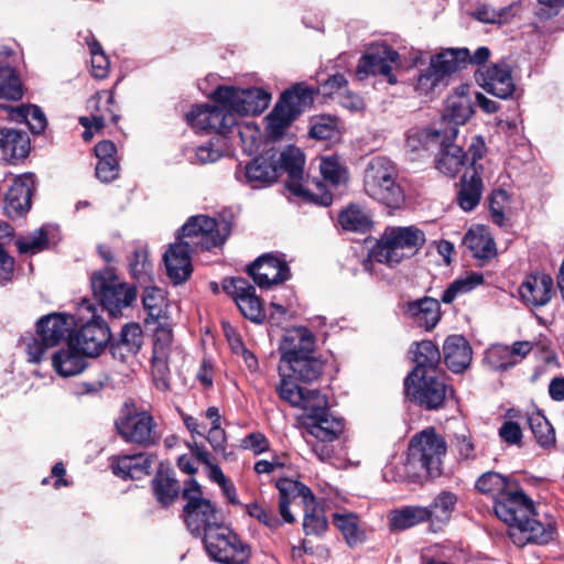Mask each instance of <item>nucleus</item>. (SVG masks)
Wrapping results in <instances>:
<instances>
[{
	"mask_svg": "<svg viewBox=\"0 0 564 564\" xmlns=\"http://www.w3.org/2000/svg\"><path fill=\"white\" fill-rule=\"evenodd\" d=\"M275 390L284 402L303 410V425L312 437L322 443H333L339 438L344 421L328 412L327 398L318 390L306 389L285 379Z\"/></svg>",
	"mask_w": 564,
	"mask_h": 564,
	"instance_id": "obj_1",
	"label": "nucleus"
},
{
	"mask_svg": "<svg viewBox=\"0 0 564 564\" xmlns=\"http://www.w3.org/2000/svg\"><path fill=\"white\" fill-rule=\"evenodd\" d=\"M447 452L444 437L433 427L415 434L408 448L405 462L383 469L387 481L416 482L423 475L440 476Z\"/></svg>",
	"mask_w": 564,
	"mask_h": 564,
	"instance_id": "obj_2",
	"label": "nucleus"
},
{
	"mask_svg": "<svg viewBox=\"0 0 564 564\" xmlns=\"http://www.w3.org/2000/svg\"><path fill=\"white\" fill-rule=\"evenodd\" d=\"M532 501L527 497L509 498L498 503L497 517L509 527V535L514 544H545L553 539L554 528L534 518Z\"/></svg>",
	"mask_w": 564,
	"mask_h": 564,
	"instance_id": "obj_3",
	"label": "nucleus"
},
{
	"mask_svg": "<svg viewBox=\"0 0 564 564\" xmlns=\"http://www.w3.org/2000/svg\"><path fill=\"white\" fill-rule=\"evenodd\" d=\"M395 164L384 156L372 158L364 173V191L372 199L389 208L398 209L405 202V195L398 183Z\"/></svg>",
	"mask_w": 564,
	"mask_h": 564,
	"instance_id": "obj_4",
	"label": "nucleus"
},
{
	"mask_svg": "<svg viewBox=\"0 0 564 564\" xmlns=\"http://www.w3.org/2000/svg\"><path fill=\"white\" fill-rule=\"evenodd\" d=\"M74 325L79 326L76 335L69 336V346L87 357L98 356L110 340L109 327L97 314L96 306L89 300H83L76 310Z\"/></svg>",
	"mask_w": 564,
	"mask_h": 564,
	"instance_id": "obj_5",
	"label": "nucleus"
},
{
	"mask_svg": "<svg viewBox=\"0 0 564 564\" xmlns=\"http://www.w3.org/2000/svg\"><path fill=\"white\" fill-rule=\"evenodd\" d=\"M91 289L104 310L113 317L121 316L122 310L131 306L137 299L135 289L122 282L110 268L94 273Z\"/></svg>",
	"mask_w": 564,
	"mask_h": 564,
	"instance_id": "obj_6",
	"label": "nucleus"
},
{
	"mask_svg": "<svg viewBox=\"0 0 564 564\" xmlns=\"http://www.w3.org/2000/svg\"><path fill=\"white\" fill-rule=\"evenodd\" d=\"M425 243L424 232L414 227H391L381 237L376 258L390 267L416 253Z\"/></svg>",
	"mask_w": 564,
	"mask_h": 564,
	"instance_id": "obj_7",
	"label": "nucleus"
},
{
	"mask_svg": "<svg viewBox=\"0 0 564 564\" xmlns=\"http://www.w3.org/2000/svg\"><path fill=\"white\" fill-rule=\"evenodd\" d=\"M468 56L467 48H447L431 57L430 66L421 70L414 84L419 96L429 97L445 84V79L460 69L462 62Z\"/></svg>",
	"mask_w": 564,
	"mask_h": 564,
	"instance_id": "obj_8",
	"label": "nucleus"
},
{
	"mask_svg": "<svg viewBox=\"0 0 564 564\" xmlns=\"http://www.w3.org/2000/svg\"><path fill=\"white\" fill-rule=\"evenodd\" d=\"M204 545L209 557L221 564H245L250 555L240 538L223 524L204 534Z\"/></svg>",
	"mask_w": 564,
	"mask_h": 564,
	"instance_id": "obj_9",
	"label": "nucleus"
},
{
	"mask_svg": "<svg viewBox=\"0 0 564 564\" xmlns=\"http://www.w3.org/2000/svg\"><path fill=\"white\" fill-rule=\"evenodd\" d=\"M183 496L187 500L183 510L184 519L192 533L205 534L209 529L220 524L215 506L202 497L200 486L196 480L187 482Z\"/></svg>",
	"mask_w": 564,
	"mask_h": 564,
	"instance_id": "obj_10",
	"label": "nucleus"
},
{
	"mask_svg": "<svg viewBox=\"0 0 564 564\" xmlns=\"http://www.w3.org/2000/svg\"><path fill=\"white\" fill-rule=\"evenodd\" d=\"M405 395L426 410L441 409L453 390L436 373L419 377L408 376L404 380Z\"/></svg>",
	"mask_w": 564,
	"mask_h": 564,
	"instance_id": "obj_11",
	"label": "nucleus"
},
{
	"mask_svg": "<svg viewBox=\"0 0 564 564\" xmlns=\"http://www.w3.org/2000/svg\"><path fill=\"white\" fill-rule=\"evenodd\" d=\"M231 231V226L225 219L216 220L208 216L198 215L191 217L181 229L180 239H189L192 246L210 249L217 247L227 239Z\"/></svg>",
	"mask_w": 564,
	"mask_h": 564,
	"instance_id": "obj_12",
	"label": "nucleus"
},
{
	"mask_svg": "<svg viewBox=\"0 0 564 564\" xmlns=\"http://www.w3.org/2000/svg\"><path fill=\"white\" fill-rule=\"evenodd\" d=\"M215 102L236 115H258L268 108L271 96L261 88L238 89L220 86L212 95Z\"/></svg>",
	"mask_w": 564,
	"mask_h": 564,
	"instance_id": "obj_13",
	"label": "nucleus"
},
{
	"mask_svg": "<svg viewBox=\"0 0 564 564\" xmlns=\"http://www.w3.org/2000/svg\"><path fill=\"white\" fill-rule=\"evenodd\" d=\"M153 417L147 412H138L128 404L121 411L116 420V430L118 434L128 443H135L148 447L159 441L155 431Z\"/></svg>",
	"mask_w": 564,
	"mask_h": 564,
	"instance_id": "obj_14",
	"label": "nucleus"
},
{
	"mask_svg": "<svg viewBox=\"0 0 564 564\" xmlns=\"http://www.w3.org/2000/svg\"><path fill=\"white\" fill-rule=\"evenodd\" d=\"M188 124L197 131L217 132L225 134L237 124L236 117L227 106L199 105L192 108L186 115Z\"/></svg>",
	"mask_w": 564,
	"mask_h": 564,
	"instance_id": "obj_15",
	"label": "nucleus"
},
{
	"mask_svg": "<svg viewBox=\"0 0 564 564\" xmlns=\"http://www.w3.org/2000/svg\"><path fill=\"white\" fill-rule=\"evenodd\" d=\"M225 291L230 294L242 315L254 322L261 323L265 314L259 296L256 295V289L243 278H232L225 280Z\"/></svg>",
	"mask_w": 564,
	"mask_h": 564,
	"instance_id": "obj_16",
	"label": "nucleus"
},
{
	"mask_svg": "<svg viewBox=\"0 0 564 564\" xmlns=\"http://www.w3.org/2000/svg\"><path fill=\"white\" fill-rule=\"evenodd\" d=\"M399 62V54L387 45H379L371 52L365 54L358 64L357 76L364 79L369 75H383L389 84H395L397 78L392 75V65Z\"/></svg>",
	"mask_w": 564,
	"mask_h": 564,
	"instance_id": "obj_17",
	"label": "nucleus"
},
{
	"mask_svg": "<svg viewBox=\"0 0 564 564\" xmlns=\"http://www.w3.org/2000/svg\"><path fill=\"white\" fill-rule=\"evenodd\" d=\"M248 273L261 289L283 283L290 278L286 262L273 254H263L248 267Z\"/></svg>",
	"mask_w": 564,
	"mask_h": 564,
	"instance_id": "obj_18",
	"label": "nucleus"
},
{
	"mask_svg": "<svg viewBox=\"0 0 564 564\" xmlns=\"http://www.w3.org/2000/svg\"><path fill=\"white\" fill-rule=\"evenodd\" d=\"M458 129L455 127L445 128L443 134V142H438L440 150L435 158V167L443 174L454 176L463 166L468 162V156L460 147L454 144L452 141L456 139Z\"/></svg>",
	"mask_w": 564,
	"mask_h": 564,
	"instance_id": "obj_19",
	"label": "nucleus"
},
{
	"mask_svg": "<svg viewBox=\"0 0 564 564\" xmlns=\"http://www.w3.org/2000/svg\"><path fill=\"white\" fill-rule=\"evenodd\" d=\"M324 371V361L315 356L308 354L301 358H294L279 366L280 382L282 380H290L292 383L299 386L296 381L301 382H314L316 381Z\"/></svg>",
	"mask_w": 564,
	"mask_h": 564,
	"instance_id": "obj_20",
	"label": "nucleus"
},
{
	"mask_svg": "<svg viewBox=\"0 0 564 564\" xmlns=\"http://www.w3.org/2000/svg\"><path fill=\"white\" fill-rule=\"evenodd\" d=\"M280 364L315 352V336L304 327H293L285 332L279 346Z\"/></svg>",
	"mask_w": 564,
	"mask_h": 564,
	"instance_id": "obj_21",
	"label": "nucleus"
},
{
	"mask_svg": "<svg viewBox=\"0 0 564 564\" xmlns=\"http://www.w3.org/2000/svg\"><path fill=\"white\" fill-rule=\"evenodd\" d=\"M477 82L489 94L507 99L513 95L511 69L506 63H497L477 74Z\"/></svg>",
	"mask_w": 564,
	"mask_h": 564,
	"instance_id": "obj_22",
	"label": "nucleus"
},
{
	"mask_svg": "<svg viewBox=\"0 0 564 564\" xmlns=\"http://www.w3.org/2000/svg\"><path fill=\"white\" fill-rule=\"evenodd\" d=\"M235 176L238 182L250 185L252 188L264 187L278 178V164L272 158L259 156L243 169L238 167Z\"/></svg>",
	"mask_w": 564,
	"mask_h": 564,
	"instance_id": "obj_23",
	"label": "nucleus"
},
{
	"mask_svg": "<svg viewBox=\"0 0 564 564\" xmlns=\"http://www.w3.org/2000/svg\"><path fill=\"white\" fill-rule=\"evenodd\" d=\"M530 341H516L511 346L492 345L486 351L485 359L497 371H505L520 364L532 350Z\"/></svg>",
	"mask_w": 564,
	"mask_h": 564,
	"instance_id": "obj_24",
	"label": "nucleus"
},
{
	"mask_svg": "<svg viewBox=\"0 0 564 564\" xmlns=\"http://www.w3.org/2000/svg\"><path fill=\"white\" fill-rule=\"evenodd\" d=\"M191 252L189 242L180 240L170 245L164 253L167 276L175 284L185 282L192 274Z\"/></svg>",
	"mask_w": 564,
	"mask_h": 564,
	"instance_id": "obj_25",
	"label": "nucleus"
},
{
	"mask_svg": "<svg viewBox=\"0 0 564 564\" xmlns=\"http://www.w3.org/2000/svg\"><path fill=\"white\" fill-rule=\"evenodd\" d=\"M75 322L74 316L62 313H52L43 316L36 324L37 336L48 346H56L70 334Z\"/></svg>",
	"mask_w": 564,
	"mask_h": 564,
	"instance_id": "obj_26",
	"label": "nucleus"
},
{
	"mask_svg": "<svg viewBox=\"0 0 564 564\" xmlns=\"http://www.w3.org/2000/svg\"><path fill=\"white\" fill-rule=\"evenodd\" d=\"M32 185L31 175L14 178L4 197L3 208L8 217H20L31 208Z\"/></svg>",
	"mask_w": 564,
	"mask_h": 564,
	"instance_id": "obj_27",
	"label": "nucleus"
},
{
	"mask_svg": "<svg viewBox=\"0 0 564 564\" xmlns=\"http://www.w3.org/2000/svg\"><path fill=\"white\" fill-rule=\"evenodd\" d=\"M476 487L480 492L494 498V510L496 514L498 503L509 498L516 499L525 496L523 491L514 489L505 476L494 471L482 474L478 478Z\"/></svg>",
	"mask_w": 564,
	"mask_h": 564,
	"instance_id": "obj_28",
	"label": "nucleus"
},
{
	"mask_svg": "<svg viewBox=\"0 0 564 564\" xmlns=\"http://www.w3.org/2000/svg\"><path fill=\"white\" fill-rule=\"evenodd\" d=\"M403 314L417 326L430 330L441 319V305L437 300L425 296L406 302L403 305Z\"/></svg>",
	"mask_w": 564,
	"mask_h": 564,
	"instance_id": "obj_29",
	"label": "nucleus"
},
{
	"mask_svg": "<svg viewBox=\"0 0 564 564\" xmlns=\"http://www.w3.org/2000/svg\"><path fill=\"white\" fill-rule=\"evenodd\" d=\"M553 291V279L545 273L532 274L522 282L519 294L523 302L532 306L549 303Z\"/></svg>",
	"mask_w": 564,
	"mask_h": 564,
	"instance_id": "obj_30",
	"label": "nucleus"
},
{
	"mask_svg": "<svg viewBox=\"0 0 564 564\" xmlns=\"http://www.w3.org/2000/svg\"><path fill=\"white\" fill-rule=\"evenodd\" d=\"M304 154L296 147H288L280 154L279 170H284L289 175L288 187L297 196H305L307 193L304 189L301 180L303 177Z\"/></svg>",
	"mask_w": 564,
	"mask_h": 564,
	"instance_id": "obj_31",
	"label": "nucleus"
},
{
	"mask_svg": "<svg viewBox=\"0 0 564 564\" xmlns=\"http://www.w3.org/2000/svg\"><path fill=\"white\" fill-rule=\"evenodd\" d=\"M152 464L153 457L144 453L111 458L113 474L122 479H141L150 473Z\"/></svg>",
	"mask_w": 564,
	"mask_h": 564,
	"instance_id": "obj_32",
	"label": "nucleus"
},
{
	"mask_svg": "<svg viewBox=\"0 0 564 564\" xmlns=\"http://www.w3.org/2000/svg\"><path fill=\"white\" fill-rule=\"evenodd\" d=\"M30 150V139L23 131L0 128V156L7 162L23 159Z\"/></svg>",
	"mask_w": 564,
	"mask_h": 564,
	"instance_id": "obj_33",
	"label": "nucleus"
},
{
	"mask_svg": "<svg viewBox=\"0 0 564 564\" xmlns=\"http://www.w3.org/2000/svg\"><path fill=\"white\" fill-rule=\"evenodd\" d=\"M473 112L471 99L462 87L460 91H456L446 99L442 120L448 126L447 128L455 127L457 129L458 126L466 123Z\"/></svg>",
	"mask_w": 564,
	"mask_h": 564,
	"instance_id": "obj_34",
	"label": "nucleus"
},
{
	"mask_svg": "<svg viewBox=\"0 0 564 564\" xmlns=\"http://www.w3.org/2000/svg\"><path fill=\"white\" fill-rule=\"evenodd\" d=\"M443 351L445 364L453 372L464 371L471 361V348L463 336L452 335L447 337Z\"/></svg>",
	"mask_w": 564,
	"mask_h": 564,
	"instance_id": "obj_35",
	"label": "nucleus"
},
{
	"mask_svg": "<svg viewBox=\"0 0 564 564\" xmlns=\"http://www.w3.org/2000/svg\"><path fill=\"white\" fill-rule=\"evenodd\" d=\"M85 354H83L78 346H69L67 340V349H62L53 356V367L55 371L62 377H72L80 373L86 368Z\"/></svg>",
	"mask_w": 564,
	"mask_h": 564,
	"instance_id": "obj_36",
	"label": "nucleus"
},
{
	"mask_svg": "<svg viewBox=\"0 0 564 564\" xmlns=\"http://www.w3.org/2000/svg\"><path fill=\"white\" fill-rule=\"evenodd\" d=\"M414 361L416 366L409 376L419 377L436 373V368L441 361V352L431 340H423L416 344Z\"/></svg>",
	"mask_w": 564,
	"mask_h": 564,
	"instance_id": "obj_37",
	"label": "nucleus"
},
{
	"mask_svg": "<svg viewBox=\"0 0 564 564\" xmlns=\"http://www.w3.org/2000/svg\"><path fill=\"white\" fill-rule=\"evenodd\" d=\"M463 243L475 258L489 259L496 254L495 241L484 226L470 228L466 232Z\"/></svg>",
	"mask_w": 564,
	"mask_h": 564,
	"instance_id": "obj_38",
	"label": "nucleus"
},
{
	"mask_svg": "<svg viewBox=\"0 0 564 564\" xmlns=\"http://www.w3.org/2000/svg\"><path fill=\"white\" fill-rule=\"evenodd\" d=\"M443 134L444 130L412 129L408 132L405 148L415 154L433 151L438 142L444 143Z\"/></svg>",
	"mask_w": 564,
	"mask_h": 564,
	"instance_id": "obj_39",
	"label": "nucleus"
},
{
	"mask_svg": "<svg viewBox=\"0 0 564 564\" xmlns=\"http://www.w3.org/2000/svg\"><path fill=\"white\" fill-rule=\"evenodd\" d=\"M313 102V91L301 85H294L290 90L282 94L278 105H283L285 111L296 118Z\"/></svg>",
	"mask_w": 564,
	"mask_h": 564,
	"instance_id": "obj_40",
	"label": "nucleus"
},
{
	"mask_svg": "<svg viewBox=\"0 0 564 564\" xmlns=\"http://www.w3.org/2000/svg\"><path fill=\"white\" fill-rule=\"evenodd\" d=\"M482 191L481 178L474 170L469 178L467 173L462 178V186L457 195V203L465 212L473 210L480 202Z\"/></svg>",
	"mask_w": 564,
	"mask_h": 564,
	"instance_id": "obj_41",
	"label": "nucleus"
},
{
	"mask_svg": "<svg viewBox=\"0 0 564 564\" xmlns=\"http://www.w3.org/2000/svg\"><path fill=\"white\" fill-rule=\"evenodd\" d=\"M390 525L394 530H405L417 523L430 520V511L425 507L409 506L393 510L390 516Z\"/></svg>",
	"mask_w": 564,
	"mask_h": 564,
	"instance_id": "obj_42",
	"label": "nucleus"
},
{
	"mask_svg": "<svg viewBox=\"0 0 564 564\" xmlns=\"http://www.w3.org/2000/svg\"><path fill=\"white\" fill-rule=\"evenodd\" d=\"M142 302L145 311L148 312L149 323L150 319L153 322H160L167 319L165 294L162 289L156 286H145Z\"/></svg>",
	"mask_w": 564,
	"mask_h": 564,
	"instance_id": "obj_43",
	"label": "nucleus"
},
{
	"mask_svg": "<svg viewBox=\"0 0 564 564\" xmlns=\"http://www.w3.org/2000/svg\"><path fill=\"white\" fill-rule=\"evenodd\" d=\"M152 489L162 506L171 505L180 494L178 481L167 471L159 470L152 480Z\"/></svg>",
	"mask_w": 564,
	"mask_h": 564,
	"instance_id": "obj_44",
	"label": "nucleus"
},
{
	"mask_svg": "<svg viewBox=\"0 0 564 564\" xmlns=\"http://www.w3.org/2000/svg\"><path fill=\"white\" fill-rule=\"evenodd\" d=\"M529 426L536 443L543 448H552L555 445V431L546 417L539 411L528 415Z\"/></svg>",
	"mask_w": 564,
	"mask_h": 564,
	"instance_id": "obj_45",
	"label": "nucleus"
},
{
	"mask_svg": "<svg viewBox=\"0 0 564 564\" xmlns=\"http://www.w3.org/2000/svg\"><path fill=\"white\" fill-rule=\"evenodd\" d=\"M338 221L345 230L366 232L371 227L369 214L358 205H349L338 216Z\"/></svg>",
	"mask_w": 564,
	"mask_h": 564,
	"instance_id": "obj_46",
	"label": "nucleus"
},
{
	"mask_svg": "<svg viewBox=\"0 0 564 564\" xmlns=\"http://www.w3.org/2000/svg\"><path fill=\"white\" fill-rule=\"evenodd\" d=\"M11 118L14 120L24 121L33 133H42L47 124L46 117L42 109L34 105H22L13 108L11 111Z\"/></svg>",
	"mask_w": 564,
	"mask_h": 564,
	"instance_id": "obj_47",
	"label": "nucleus"
},
{
	"mask_svg": "<svg viewBox=\"0 0 564 564\" xmlns=\"http://www.w3.org/2000/svg\"><path fill=\"white\" fill-rule=\"evenodd\" d=\"M22 95V85L14 69L0 65V99L19 100Z\"/></svg>",
	"mask_w": 564,
	"mask_h": 564,
	"instance_id": "obj_48",
	"label": "nucleus"
},
{
	"mask_svg": "<svg viewBox=\"0 0 564 564\" xmlns=\"http://www.w3.org/2000/svg\"><path fill=\"white\" fill-rule=\"evenodd\" d=\"M328 527L324 511L316 506V501L305 505L303 530L306 535H321Z\"/></svg>",
	"mask_w": 564,
	"mask_h": 564,
	"instance_id": "obj_49",
	"label": "nucleus"
},
{
	"mask_svg": "<svg viewBox=\"0 0 564 564\" xmlns=\"http://www.w3.org/2000/svg\"><path fill=\"white\" fill-rule=\"evenodd\" d=\"M484 282L480 273L471 272L466 276L455 280L443 293L442 301L446 304L452 303L458 294H464Z\"/></svg>",
	"mask_w": 564,
	"mask_h": 564,
	"instance_id": "obj_50",
	"label": "nucleus"
},
{
	"mask_svg": "<svg viewBox=\"0 0 564 564\" xmlns=\"http://www.w3.org/2000/svg\"><path fill=\"white\" fill-rule=\"evenodd\" d=\"M294 119L293 116L284 110L283 105L276 104L265 118L268 134L274 140L280 139Z\"/></svg>",
	"mask_w": 564,
	"mask_h": 564,
	"instance_id": "obj_51",
	"label": "nucleus"
},
{
	"mask_svg": "<svg viewBox=\"0 0 564 564\" xmlns=\"http://www.w3.org/2000/svg\"><path fill=\"white\" fill-rule=\"evenodd\" d=\"M276 488L279 489L280 498L293 500L297 497H301L303 498V502L305 505H308V502H314V495L312 490L297 480L289 478L279 479L276 481Z\"/></svg>",
	"mask_w": 564,
	"mask_h": 564,
	"instance_id": "obj_52",
	"label": "nucleus"
},
{
	"mask_svg": "<svg viewBox=\"0 0 564 564\" xmlns=\"http://www.w3.org/2000/svg\"><path fill=\"white\" fill-rule=\"evenodd\" d=\"M456 502L457 498L454 494L449 491L441 492L429 507H425L430 511V520L447 521Z\"/></svg>",
	"mask_w": 564,
	"mask_h": 564,
	"instance_id": "obj_53",
	"label": "nucleus"
},
{
	"mask_svg": "<svg viewBox=\"0 0 564 564\" xmlns=\"http://www.w3.org/2000/svg\"><path fill=\"white\" fill-rule=\"evenodd\" d=\"M143 343V332L139 324L129 323L123 326L118 348L123 349L129 354H137Z\"/></svg>",
	"mask_w": 564,
	"mask_h": 564,
	"instance_id": "obj_54",
	"label": "nucleus"
},
{
	"mask_svg": "<svg viewBox=\"0 0 564 564\" xmlns=\"http://www.w3.org/2000/svg\"><path fill=\"white\" fill-rule=\"evenodd\" d=\"M334 524L341 531L349 545H355L361 541L360 532L358 529V520L355 514L335 513Z\"/></svg>",
	"mask_w": 564,
	"mask_h": 564,
	"instance_id": "obj_55",
	"label": "nucleus"
},
{
	"mask_svg": "<svg viewBox=\"0 0 564 564\" xmlns=\"http://www.w3.org/2000/svg\"><path fill=\"white\" fill-rule=\"evenodd\" d=\"M319 170L324 180L333 185H338L346 180V170L339 163L337 156L322 158Z\"/></svg>",
	"mask_w": 564,
	"mask_h": 564,
	"instance_id": "obj_56",
	"label": "nucleus"
},
{
	"mask_svg": "<svg viewBox=\"0 0 564 564\" xmlns=\"http://www.w3.org/2000/svg\"><path fill=\"white\" fill-rule=\"evenodd\" d=\"M166 355L161 348L153 352L152 358V372L156 386L161 390H167L170 388V379H169V366H167Z\"/></svg>",
	"mask_w": 564,
	"mask_h": 564,
	"instance_id": "obj_57",
	"label": "nucleus"
},
{
	"mask_svg": "<svg viewBox=\"0 0 564 564\" xmlns=\"http://www.w3.org/2000/svg\"><path fill=\"white\" fill-rule=\"evenodd\" d=\"M47 246V232L44 228L33 231L28 237L20 238L17 247L20 253H36L45 249Z\"/></svg>",
	"mask_w": 564,
	"mask_h": 564,
	"instance_id": "obj_58",
	"label": "nucleus"
},
{
	"mask_svg": "<svg viewBox=\"0 0 564 564\" xmlns=\"http://www.w3.org/2000/svg\"><path fill=\"white\" fill-rule=\"evenodd\" d=\"M130 272L134 279L141 283H147L150 280V273L152 271V264L148 260L145 251L135 250L132 259L130 260Z\"/></svg>",
	"mask_w": 564,
	"mask_h": 564,
	"instance_id": "obj_59",
	"label": "nucleus"
},
{
	"mask_svg": "<svg viewBox=\"0 0 564 564\" xmlns=\"http://www.w3.org/2000/svg\"><path fill=\"white\" fill-rule=\"evenodd\" d=\"M246 511L250 517L256 518L259 522L263 523L270 529H276L281 524L280 520L271 510H268L262 505L257 502L247 505Z\"/></svg>",
	"mask_w": 564,
	"mask_h": 564,
	"instance_id": "obj_60",
	"label": "nucleus"
},
{
	"mask_svg": "<svg viewBox=\"0 0 564 564\" xmlns=\"http://www.w3.org/2000/svg\"><path fill=\"white\" fill-rule=\"evenodd\" d=\"M336 132V120L332 117H321L315 120L310 130V135L318 140L332 139Z\"/></svg>",
	"mask_w": 564,
	"mask_h": 564,
	"instance_id": "obj_61",
	"label": "nucleus"
},
{
	"mask_svg": "<svg viewBox=\"0 0 564 564\" xmlns=\"http://www.w3.org/2000/svg\"><path fill=\"white\" fill-rule=\"evenodd\" d=\"M238 134L243 144L245 151L252 153L253 151L258 150L260 133L256 126H240L238 127Z\"/></svg>",
	"mask_w": 564,
	"mask_h": 564,
	"instance_id": "obj_62",
	"label": "nucleus"
},
{
	"mask_svg": "<svg viewBox=\"0 0 564 564\" xmlns=\"http://www.w3.org/2000/svg\"><path fill=\"white\" fill-rule=\"evenodd\" d=\"M159 326L154 333L153 352L161 348L169 355V348L172 344V329L166 325L165 321L158 322Z\"/></svg>",
	"mask_w": 564,
	"mask_h": 564,
	"instance_id": "obj_63",
	"label": "nucleus"
},
{
	"mask_svg": "<svg viewBox=\"0 0 564 564\" xmlns=\"http://www.w3.org/2000/svg\"><path fill=\"white\" fill-rule=\"evenodd\" d=\"M119 164L116 160L98 161L96 176L104 183H110L118 177Z\"/></svg>",
	"mask_w": 564,
	"mask_h": 564,
	"instance_id": "obj_64",
	"label": "nucleus"
}]
</instances>
